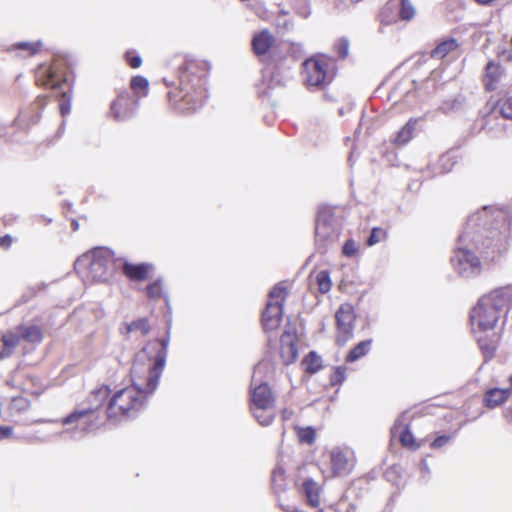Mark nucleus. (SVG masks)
<instances>
[{"label":"nucleus","mask_w":512,"mask_h":512,"mask_svg":"<svg viewBox=\"0 0 512 512\" xmlns=\"http://www.w3.org/2000/svg\"><path fill=\"white\" fill-rule=\"evenodd\" d=\"M72 225H73L74 230L78 229V222L77 221L74 220L72 222Z\"/></svg>","instance_id":"680f3d73"},{"label":"nucleus","mask_w":512,"mask_h":512,"mask_svg":"<svg viewBox=\"0 0 512 512\" xmlns=\"http://www.w3.org/2000/svg\"><path fill=\"white\" fill-rule=\"evenodd\" d=\"M382 235H384V231L381 228H373L367 239V244L369 246L375 245L380 241Z\"/></svg>","instance_id":"c03bdc74"},{"label":"nucleus","mask_w":512,"mask_h":512,"mask_svg":"<svg viewBox=\"0 0 512 512\" xmlns=\"http://www.w3.org/2000/svg\"><path fill=\"white\" fill-rule=\"evenodd\" d=\"M353 2H359L360 0H352Z\"/></svg>","instance_id":"338daca9"},{"label":"nucleus","mask_w":512,"mask_h":512,"mask_svg":"<svg viewBox=\"0 0 512 512\" xmlns=\"http://www.w3.org/2000/svg\"><path fill=\"white\" fill-rule=\"evenodd\" d=\"M288 417H289V413H288V411H287V410H284V411H283V418H284V419H287Z\"/></svg>","instance_id":"052dcab7"},{"label":"nucleus","mask_w":512,"mask_h":512,"mask_svg":"<svg viewBox=\"0 0 512 512\" xmlns=\"http://www.w3.org/2000/svg\"><path fill=\"white\" fill-rule=\"evenodd\" d=\"M485 358H491L493 356V351H489L488 349L484 351Z\"/></svg>","instance_id":"13d9d810"},{"label":"nucleus","mask_w":512,"mask_h":512,"mask_svg":"<svg viewBox=\"0 0 512 512\" xmlns=\"http://www.w3.org/2000/svg\"><path fill=\"white\" fill-rule=\"evenodd\" d=\"M338 112H339V115H341V116H342V115H344V110H343V108H340Z\"/></svg>","instance_id":"0e129e2a"},{"label":"nucleus","mask_w":512,"mask_h":512,"mask_svg":"<svg viewBox=\"0 0 512 512\" xmlns=\"http://www.w3.org/2000/svg\"><path fill=\"white\" fill-rule=\"evenodd\" d=\"M305 82L310 87L323 88L333 79L326 59L310 58L303 63Z\"/></svg>","instance_id":"9d476101"},{"label":"nucleus","mask_w":512,"mask_h":512,"mask_svg":"<svg viewBox=\"0 0 512 512\" xmlns=\"http://www.w3.org/2000/svg\"><path fill=\"white\" fill-rule=\"evenodd\" d=\"M297 436L299 441L304 444L312 445L316 440V431L313 427H298Z\"/></svg>","instance_id":"2f4dec72"},{"label":"nucleus","mask_w":512,"mask_h":512,"mask_svg":"<svg viewBox=\"0 0 512 512\" xmlns=\"http://www.w3.org/2000/svg\"><path fill=\"white\" fill-rule=\"evenodd\" d=\"M331 472L335 477H345L355 465V457L349 448L335 447L330 451Z\"/></svg>","instance_id":"9b49d317"},{"label":"nucleus","mask_w":512,"mask_h":512,"mask_svg":"<svg viewBox=\"0 0 512 512\" xmlns=\"http://www.w3.org/2000/svg\"><path fill=\"white\" fill-rule=\"evenodd\" d=\"M150 265L146 263L132 264L124 261L122 271L125 276L133 281H143L147 278Z\"/></svg>","instance_id":"f3484780"},{"label":"nucleus","mask_w":512,"mask_h":512,"mask_svg":"<svg viewBox=\"0 0 512 512\" xmlns=\"http://www.w3.org/2000/svg\"><path fill=\"white\" fill-rule=\"evenodd\" d=\"M47 104L46 96H38L33 104H31V116H30V124H36L40 117V111L44 109Z\"/></svg>","instance_id":"7c9ffc66"},{"label":"nucleus","mask_w":512,"mask_h":512,"mask_svg":"<svg viewBox=\"0 0 512 512\" xmlns=\"http://www.w3.org/2000/svg\"><path fill=\"white\" fill-rule=\"evenodd\" d=\"M110 393L111 390L107 385H102L101 387L93 390L87 398V407L74 410L63 419L62 423L69 425L78 422L88 415L100 412L102 407L106 408Z\"/></svg>","instance_id":"1a4fd4ad"},{"label":"nucleus","mask_w":512,"mask_h":512,"mask_svg":"<svg viewBox=\"0 0 512 512\" xmlns=\"http://www.w3.org/2000/svg\"><path fill=\"white\" fill-rule=\"evenodd\" d=\"M250 409L254 418L262 426L270 425L275 418V412L273 408L261 409L257 406H251Z\"/></svg>","instance_id":"b1692460"},{"label":"nucleus","mask_w":512,"mask_h":512,"mask_svg":"<svg viewBox=\"0 0 512 512\" xmlns=\"http://www.w3.org/2000/svg\"><path fill=\"white\" fill-rule=\"evenodd\" d=\"M287 338H290V335L288 333H284L281 336V339H280L281 345H282L281 354H282V357H285V354L289 353L288 362H292V361L296 360V358L298 356V350H297L296 344L293 341L286 342Z\"/></svg>","instance_id":"bb28decb"},{"label":"nucleus","mask_w":512,"mask_h":512,"mask_svg":"<svg viewBox=\"0 0 512 512\" xmlns=\"http://www.w3.org/2000/svg\"><path fill=\"white\" fill-rule=\"evenodd\" d=\"M64 126H65V121L63 120V121H62V124H61V126H60V128H59V130H58V134H59V136L63 133V131H64Z\"/></svg>","instance_id":"bf43d9fd"},{"label":"nucleus","mask_w":512,"mask_h":512,"mask_svg":"<svg viewBox=\"0 0 512 512\" xmlns=\"http://www.w3.org/2000/svg\"><path fill=\"white\" fill-rule=\"evenodd\" d=\"M169 342L168 328L165 337L148 341L136 353L130 371L132 386L118 390L109 398L104 409L108 420L131 419L144 408L146 396L156 390L166 365Z\"/></svg>","instance_id":"f257e3e1"},{"label":"nucleus","mask_w":512,"mask_h":512,"mask_svg":"<svg viewBox=\"0 0 512 512\" xmlns=\"http://www.w3.org/2000/svg\"><path fill=\"white\" fill-rule=\"evenodd\" d=\"M120 332L125 337L134 332H140L143 336H145L150 332V324L148 318L142 317L130 323H124L120 327Z\"/></svg>","instance_id":"6ab92c4d"},{"label":"nucleus","mask_w":512,"mask_h":512,"mask_svg":"<svg viewBox=\"0 0 512 512\" xmlns=\"http://www.w3.org/2000/svg\"><path fill=\"white\" fill-rule=\"evenodd\" d=\"M45 287H46L45 283H41L37 287V289L35 287H29L27 289V291L22 295L23 302H27L29 299H31L32 297H34L36 295L38 290H40L41 288H45Z\"/></svg>","instance_id":"09e8293b"},{"label":"nucleus","mask_w":512,"mask_h":512,"mask_svg":"<svg viewBox=\"0 0 512 512\" xmlns=\"http://www.w3.org/2000/svg\"><path fill=\"white\" fill-rule=\"evenodd\" d=\"M279 507L285 512H300V510L293 504H283L281 499L278 498Z\"/></svg>","instance_id":"3c124183"},{"label":"nucleus","mask_w":512,"mask_h":512,"mask_svg":"<svg viewBox=\"0 0 512 512\" xmlns=\"http://www.w3.org/2000/svg\"><path fill=\"white\" fill-rule=\"evenodd\" d=\"M332 221L333 213L327 207L320 208L315 223V237L318 243V248L324 252L327 249L328 243L331 241L332 236Z\"/></svg>","instance_id":"ddd939ff"},{"label":"nucleus","mask_w":512,"mask_h":512,"mask_svg":"<svg viewBox=\"0 0 512 512\" xmlns=\"http://www.w3.org/2000/svg\"><path fill=\"white\" fill-rule=\"evenodd\" d=\"M36 83L52 88L53 90H61L62 86L66 84V80L63 82L56 80V75L50 67L41 66L36 77Z\"/></svg>","instance_id":"dca6fc26"},{"label":"nucleus","mask_w":512,"mask_h":512,"mask_svg":"<svg viewBox=\"0 0 512 512\" xmlns=\"http://www.w3.org/2000/svg\"><path fill=\"white\" fill-rule=\"evenodd\" d=\"M20 338V335L13 333L3 335L2 342L5 349L0 353V356L2 358L9 356L11 354L12 349H14L19 344Z\"/></svg>","instance_id":"c756f323"},{"label":"nucleus","mask_w":512,"mask_h":512,"mask_svg":"<svg viewBox=\"0 0 512 512\" xmlns=\"http://www.w3.org/2000/svg\"><path fill=\"white\" fill-rule=\"evenodd\" d=\"M117 259L108 248L98 247L79 256L74 263L76 273L89 282H106L116 269Z\"/></svg>","instance_id":"39448f33"},{"label":"nucleus","mask_w":512,"mask_h":512,"mask_svg":"<svg viewBox=\"0 0 512 512\" xmlns=\"http://www.w3.org/2000/svg\"><path fill=\"white\" fill-rule=\"evenodd\" d=\"M440 171L439 173L444 174L451 171L454 162H452V158L449 155H442L439 159Z\"/></svg>","instance_id":"a19ab883"},{"label":"nucleus","mask_w":512,"mask_h":512,"mask_svg":"<svg viewBox=\"0 0 512 512\" xmlns=\"http://www.w3.org/2000/svg\"><path fill=\"white\" fill-rule=\"evenodd\" d=\"M59 109L62 117H65L71 110V94L69 91H61L59 98Z\"/></svg>","instance_id":"e433bc0d"},{"label":"nucleus","mask_w":512,"mask_h":512,"mask_svg":"<svg viewBox=\"0 0 512 512\" xmlns=\"http://www.w3.org/2000/svg\"><path fill=\"white\" fill-rule=\"evenodd\" d=\"M12 244V237L10 235H5L0 237V247L4 249H8Z\"/></svg>","instance_id":"603ef678"},{"label":"nucleus","mask_w":512,"mask_h":512,"mask_svg":"<svg viewBox=\"0 0 512 512\" xmlns=\"http://www.w3.org/2000/svg\"><path fill=\"white\" fill-rule=\"evenodd\" d=\"M148 85V80L143 76H134L130 82V86L133 90L146 89Z\"/></svg>","instance_id":"79ce46f5"},{"label":"nucleus","mask_w":512,"mask_h":512,"mask_svg":"<svg viewBox=\"0 0 512 512\" xmlns=\"http://www.w3.org/2000/svg\"><path fill=\"white\" fill-rule=\"evenodd\" d=\"M21 116H24V113H23V111H21V110H20V111H19V113H18V116H17V117L14 119V121H13V124H14L15 126H16V125H18V123H19V121H20V117H21Z\"/></svg>","instance_id":"6e6d98bb"},{"label":"nucleus","mask_w":512,"mask_h":512,"mask_svg":"<svg viewBox=\"0 0 512 512\" xmlns=\"http://www.w3.org/2000/svg\"><path fill=\"white\" fill-rule=\"evenodd\" d=\"M267 361H260L255 367L252 376V385H256L251 394V406L261 409L274 408V398L269 385L262 380V373L269 369Z\"/></svg>","instance_id":"6e6552de"},{"label":"nucleus","mask_w":512,"mask_h":512,"mask_svg":"<svg viewBox=\"0 0 512 512\" xmlns=\"http://www.w3.org/2000/svg\"><path fill=\"white\" fill-rule=\"evenodd\" d=\"M30 407V401L22 396L13 397L10 403V410L16 413H22L28 410Z\"/></svg>","instance_id":"f704fd0d"},{"label":"nucleus","mask_w":512,"mask_h":512,"mask_svg":"<svg viewBox=\"0 0 512 512\" xmlns=\"http://www.w3.org/2000/svg\"><path fill=\"white\" fill-rule=\"evenodd\" d=\"M455 105L456 100L446 101L441 105L440 110L443 111L444 113H448L449 111L454 109Z\"/></svg>","instance_id":"864d4df0"},{"label":"nucleus","mask_w":512,"mask_h":512,"mask_svg":"<svg viewBox=\"0 0 512 512\" xmlns=\"http://www.w3.org/2000/svg\"><path fill=\"white\" fill-rule=\"evenodd\" d=\"M505 220L503 211L490 206L468 218L450 259L460 277L472 278L480 274L481 262L476 253L484 259L494 260L505 249L504 235L500 230Z\"/></svg>","instance_id":"f03ea898"},{"label":"nucleus","mask_w":512,"mask_h":512,"mask_svg":"<svg viewBox=\"0 0 512 512\" xmlns=\"http://www.w3.org/2000/svg\"><path fill=\"white\" fill-rule=\"evenodd\" d=\"M335 320L338 329L337 343L343 345L352 337L355 313L354 308L349 303L341 304L335 313Z\"/></svg>","instance_id":"f8f14e48"},{"label":"nucleus","mask_w":512,"mask_h":512,"mask_svg":"<svg viewBox=\"0 0 512 512\" xmlns=\"http://www.w3.org/2000/svg\"><path fill=\"white\" fill-rule=\"evenodd\" d=\"M477 3L479 4H482V5H488L490 4L493 0H475Z\"/></svg>","instance_id":"4d7b16f0"},{"label":"nucleus","mask_w":512,"mask_h":512,"mask_svg":"<svg viewBox=\"0 0 512 512\" xmlns=\"http://www.w3.org/2000/svg\"><path fill=\"white\" fill-rule=\"evenodd\" d=\"M503 74V68L501 65L494 62H489L486 65V77H485V88L488 91H494L497 86L496 84L500 80Z\"/></svg>","instance_id":"aec40b11"},{"label":"nucleus","mask_w":512,"mask_h":512,"mask_svg":"<svg viewBox=\"0 0 512 512\" xmlns=\"http://www.w3.org/2000/svg\"><path fill=\"white\" fill-rule=\"evenodd\" d=\"M91 426H92L91 424H88V425L83 427V430H89Z\"/></svg>","instance_id":"e2e57ef3"},{"label":"nucleus","mask_w":512,"mask_h":512,"mask_svg":"<svg viewBox=\"0 0 512 512\" xmlns=\"http://www.w3.org/2000/svg\"><path fill=\"white\" fill-rule=\"evenodd\" d=\"M509 393L508 389H489L484 395V403L489 408H495L507 400Z\"/></svg>","instance_id":"412c9836"},{"label":"nucleus","mask_w":512,"mask_h":512,"mask_svg":"<svg viewBox=\"0 0 512 512\" xmlns=\"http://www.w3.org/2000/svg\"><path fill=\"white\" fill-rule=\"evenodd\" d=\"M415 124L411 121L407 122L396 134L394 143L397 145H404L410 141L414 131Z\"/></svg>","instance_id":"c85d7f7f"},{"label":"nucleus","mask_w":512,"mask_h":512,"mask_svg":"<svg viewBox=\"0 0 512 512\" xmlns=\"http://www.w3.org/2000/svg\"><path fill=\"white\" fill-rule=\"evenodd\" d=\"M302 492L311 506L317 507L319 505V487L312 478H307L303 481Z\"/></svg>","instance_id":"4be33fe9"},{"label":"nucleus","mask_w":512,"mask_h":512,"mask_svg":"<svg viewBox=\"0 0 512 512\" xmlns=\"http://www.w3.org/2000/svg\"><path fill=\"white\" fill-rule=\"evenodd\" d=\"M372 340H364L352 348L346 356V362L352 363L365 356L371 348Z\"/></svg>","instance_id":"5701e85b"},{"label":"nucleus","mask_w":512,"mask_h":512,"mask_svg":"<svg viewBox=\"0 0 512 512\" xmlns=\"http://www.w3.org/2000/svg\"><path fill=\"white\" fill-rule=\"evenodd\" d=\"M272 487L275 493L284 491L285 489V470L282 466L277 465L271 476Z\"/></svg>","instance_id":"a878e982"},{"label":"nucleus","mask_w":512,"mask_h":512,"mask_svg":"<svg viewBox=\"0 0 512 512\" xmlns=\"http://www.w3.org/2000/svg\"><path fill=\"white\" fill-rule=\"evenodd\" d=\"M358 251V245L353 239H348L345 241L343 247H342V253L346 257H353L356 255Z\"/></svg>","instance_id":"ea45409f"},{"label":"nucleus","mask_w":512,"mask_h":512,"mask_svg":"<svg viewBox=\"0 0 512 512\" xmlns=\"http://www.w3.org/2000/svg\"><path fill=\"white\" fill-rule=\"evenodd\" d=\"M459 47V43L455 38L445 39L437 44V46L431 50L430 57L433 59H443L448 54L456 51Z\"/></svg>","instance_id":"a211bd4d"},{"label":"nucleus","mask_w":512,"mask_h":512,"mask_svg":"<svg viewBox=\"0 0 512 512\" xmlns=\"http://www.w3.org/2000/svg\"><path fill=\"white\" fill-rule=\"evenodd\" d=\"M451 439V436L449 435H440L438 437H436L432 443H431V447L433 449H437V448H441L442 446H444L446 443H448Z\"/></svg>","instance_id":"de8ad7c7"},{"label":"nucleus","mask_w":512,"mask_h":512,"mask_svg":"<svg viewBox=\"0 0 512 512\" xmlns=\"http://www.w3.org/2000/svg\"><path fill=\"white\" fill-rule=\"evenodd\" d=\"M345 371H346L345 368L337 367L331 377V383L334 385L342 383L346 378Z\"/></svg>","instance_id":"a18cd8bd"},{"label":"nucleus","mask_w":512,"mask_h":512,"mask_svg":"<svg viewBox=\"0 0 512 512\" xmlns=\"http://www.w3.org/2000/svg\"><path fill=\"white\" fill-rule=\"evenodd\" d=\"M179 91L168 93L169 101L180 113H192L202 107L207 98L206 77L198 74L195 63L179 67Z\"/></svg>","instance_id":"7ed1b4c3"},{"label":"nucleus","mask_w":512,"mask_h":512,"mask_svg":"<svg viewBox=\"0 0 512 512\" xmlns=\"http://www.w3.org/2000/svg\"><path fill=\"white\" fill-rule=\"evenodd\" d=\"M137 106L129 92H122L111 103L110 110L115 120L125 121L136 113Z\"/></svg>","instance_id":"4468645a"},{"label":"nucleus","mask_w":512,"mask_h":512,"mask_svg":"<svg viewBox=\"0 0 512 512\" xmlns=\"http://www.w3.org/2000/svg\"><path fill=\"white\" fill-rule=\"evenodd\" d=\"M391 433L393 436H395L397 433H399L400 443L404 447H409L413 450H416L419 448V445L415 444L414 436H413L412 432L410 431L408 425H403L400 418H398L395 421L393 427L391 428Z\"/></svg>","instance_id":"2eb2a0df"},{"label":"nucleus","mask_w":512,"mask_h":512,"mask_svg":"<svg viewBox=\"0 0 512 512\" xmlns=\"http://www.w3.org/2000/svg\"><path fill=\"white\" fill-rule=\"evenodd\" d=\"M500 112L504 118L512 120V96L501 104Z\"/></svg>","instance_id":"37998d69"},{"label":"nucleus","mask_w":512,"mask_h":512,"mask_svg":"<svg viewBox=\"0 0 512 512\" xmlns=\"http://www.w3.org/2000/svg\"><path fill=\"white\" fill-rule=\"evenodd\" d=\"M147 295L149 298L155 299L161 297L162 294V284L161 280L158 279L152 283H150L147 288Z\"/></svg>","instance_id":"58836bf2"},{"label":"nucleus","mask_w":512,"mask_h":512,"mask_svg":"<svg viewBox=\"0 0 512 512\" xmlns=\"http://www.w3.org/2000/svg\"><path fill=\"white\" fill-rule=\"evenodd\" d=\"M316 282L321 293H327L331 289L330 274L326 270L317 273Z\"/></svg>","instance_id":"72a5a7b5"},{"label":"nucleus","mask_w":512,"mask_h":512,"mask_svg":"<svg viewBox=\"0 0 512 512\" xmlns=\"http://www.w3.org/2000/svg\"><path fill=\"white\" fill-rule=\"evenodd\" d=\"M275 39L268 30H263L254 35L252 39V48L254 53L261 57V61L265 64L263 76H269V87L284 85V77L280 73L282 58L278 56L275 49L270 50Z\"/></svg>","instance_id":"423d86ee"},{"label":"nucleus","mask_w":512,"mask_h":512,"mask_svg":"<svg viewBox=\"0 0 512 512\" xmlns=\"http://www.w3.org/2000/svg\"><path fill=\"white\" fill-rule=\"evenodd\" d=\"M317 512H324V510L323 509H319Z\"/></svg>","instance_id":"69168bd1"},{"label":"nucleus","mask_w":512,"mask_h":512,"mask_svg":"<svg viewBox=\"0 0 512 512\" xmlns=\"http://www.w3.org/2000/svg\"><path fill=\"white\" fill-rule=\"evenodd\" d=\"M350 42L348 38L341 37L334 43V50L339 58L345 59L349 54Z\"/></svg>","instance_id":"c9c22d12"},{"label":"nucleus","mask_w":512,"mask_h":512,"mask_svg":"<svg viewBox=\"0 0 512 512\" xmlns=\"http://www.w3.org/2000/svg\"><path fill=\"white\" fill-rule=\"evenodd\" d=\"M304 364L308 373L315 374L322 368V358L315 351H310L304 359Z\"/></svg>","instance_id":"cd10ccee"},{"label":"nucleus","mask_w":512,"mask_h":512,"mask_svg":"<svg viewBox=\"0 0 512 512\" xmlns=\"http://www.w3.org/2000/svg\"><path fill=\"white\" fill-rule=\"evenodd\" d=\"M41 46H42V43L40 41H37V42H18V43L13 45L14 49L27 51L28 54L31 55V56L35 55L39 51Z\"/></svg>","instance_id":"4c0bfd02"},{"label":"nucleus","mask_w":512,"mask_h":512,"mask_svg":"<svg viewBox=\"0 0 512 512\" xmlns=\"http://www.w3.org/2000/svg\"><path fill=\"white\" fill-rule=\"evenodd\" d=\"M13 433V429L10 426H1L0 425V440L9 438Z\"/></svg>","instance_id":"8fccbe9b"},{"label":"nucleus","mask_w":512,"mask_h":512,"mask_svg":"<svg viewBox=\"0 0 512 512\" xmlns=\"http://www.w3.org/2000/svg\"><path fill=\"white\" fill-rule=\"evenodd\" d=\"M126 60L132 68L140 67L142 59L139 55H134L132 52L126 53Z\"/></svg>","instance_id":"49530a36"},{"label":"nucleus","mask_w":512,"mask_h":512,"mask_svg":"<svg viewBox=\"0 0 512 512\" xmlns=\"http://www.w3.org/2000/svg\"><path fill=\"white\" fill-rule=\"evenodd\" d=\"M285 296L286 288L280 284L274 286L269 292V300L262 313V325L265 331L274 330L280 325Z\"/></svg>","instance_id":"0eeeda50"},{"label":"nucleus","mask_w":512,"mask_h":512,"mask_svg":"<svg viewBox=\"0 0 512 512\" xmlns=\"http://www.w3.org/2000/svg\"><path fill=\"white\" fill-rule=\"evenodd\" d=\"M512 306V285L496 288L482 296L470 313L472 327L480 331L492 330L499 319L506 322Z\"/></svg>","instance_id":"20e7f679"},{"label":"nucleus","mask_w":512,"mask_h":512,"mask_svg":"<svg viewBox=\"0 0 512 512\" xmlns=\"http://www.w3.org/2000/svg\"><path fill=\"white\" fill-rule=\"evenodd\" d=\"M415 8L410 0H400L399 17L401 20L410 21L415 16Z\"/></svg>","instance_id":"473e14b6"},{"label":"nucleus","mask_w":512,"mask_h":512,"mask_svg":"<svg viewBox=\"0 0 512 512\" xmlns=\"http://www.w3.org/2000/svg\"><path fill=\"white\" fill-rule=\"evenodd\" d=\"M19 333L21 338L31 343H38L42 340V331L36 325L20 326Z\"/></svg>","instance_id":"393cba45"},{"label":"nucleus","mask_w":512,"mask_h":512,"mask_svg":"<svg viewBox=\"0 0 512 512\" xmlns=\"http://www.w3.org/2000/svg\"><path fill=\"white\" fill-rule=\"evenodd\" d=\"M420 469H421L422 473H429V467H428V464H427L426 460L423 459L421 461Z\"/></svg>","instance_id":"5fc2aeb1"}]
</instances>
